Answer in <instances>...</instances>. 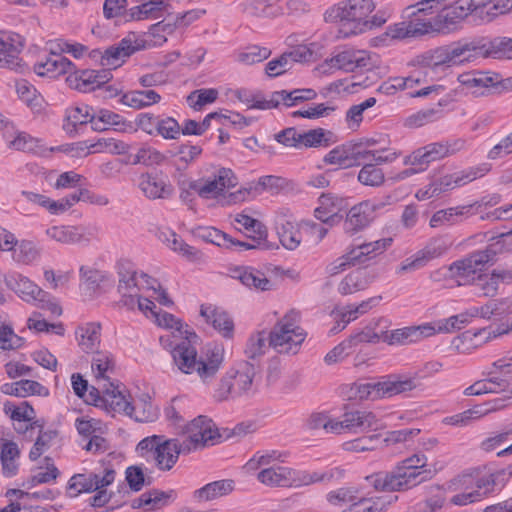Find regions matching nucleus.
Here are the masks:
<instances>
[{"label":"nucleus","instance_id":"obj_16","mask_svg":"<svg viewBox=\"0 0 512 512\" xmlns=\"http://www.w3.org/2000/svg\"><path fill=\"white\" fill-rule=\"evenodd\" d=\"M4 281L7 288L13 291L22 301L37 307H44L48 293L26 275L11 271L5 275Z\"/></svg>","mask_w":512,"mask_h":512},{"label":"nucleus","instance_id":"obj_11","mask_svg":"<svg viewBox=\"0 0 512 512\" xmlns=\"http://www.w3.org/2000/svg\"><path fill=\"white\" fill-rule=\"evenodd\" d=\"M366 479L376 490L397 491L416 486L424 480V476L418 470L410 469L399 463L391 473L378 472Z\"/></svg>","mask_w":512,"mask_h":512},{"label":"nucleus","instance_id":"obj_60","mask_svg":"<svg viewBox=\"0 0 512 512\" xmlns=\"http://www.w3.org/2000/svg\"><path fill=\"white\" fill-rule=\"evenodd\" d=\"M153 321L157 326L163 329L170 330L171 332H177L179 336L185 334V336L190 335L197 338V335L194 332H190L186 328L184 329V325L180 319L166 311L159 310L157 314L154 315Z\"/></svg>","mask_w":512,"mask_h":512},{"label":"nucleus","instance_id":"obj_48","mask_svg":"<svg viewBox=\"0 0 512 512\" xmlns=\"http://www.w3.org/2000/svg\"><path fill=\"white\" fill-rule=\"evenodd\" d=\"M161 100V96L154 90H134L124 93L120 102L134 109H142L156 104Z\"/></svg>","mask_w":512,"mask_h":512},{"label":"nucleus","instance_id":"obj_19","mask_svg":"<svg viewBox=\"0 0 512 512\" xmlns=\"http://www.w3.org/2000/svg\"><path fill=\"white\" fill-rule=\"evenodd\" d=\"M193 336L186 335L185 340L173 349V362L175 366L185 374L197 373L201 378L200 365L202 358H198L197 349L192 345Z\"/></svg>","mask_w":512,"mask_h":512},{"label":"nucleus","instance_id":"obj_13","mask_svg":"<svg viewBox=\"0 0 512 512\" xmlns=\"http://www.w3.org/2000/svg\"><path fill=\"white\" fill-rule=\"evenodd\" d=\"M183 427L186 439L181 443L187 453L208 445H214L216 439L220 437L212 420L204 416L193 419Z\"/></svg>","mask_w":512,"mask_h":512},{"label":"nucleus","instance_id":"obj_43","mask_svg":"<svg viewBox=\"0 0 512 512\" xmlns=\"http://www.w3.org/2000/svg\"><path fill=\"white\" fill-rule=\"evenodd\" d=\"M194 237L201 239L206 243L231 248L235 246V240L228 233L218 229L216 226H195L192 230Z\"/></svg>","mask_w":512,"mask_h":512},{"label":"nucleus","instance_id":"obj_61","mask_svg":"<svg viewBox=\"0 0 512 512\" xmlns=\"http://www.w3.org/2000/svg\"><path fill=\"white\" fill-rule=\"evenodd\" d=\"M429 323L434 330V335L437 333H451L456 330H460L469 324L468 318H466V315H464L463 312Z\"/></svg>","mask_w":512,"mask_h":512},{"label":"nucleus","instance_id":"obj_42","mask_svg":"<svg viewBox=\"0 0 512 512\" xmlns=\"http://www.w3.org/2000/svg\"><path fill=\"white\" fill-rule=\"evenodd\" d=\"M512 405V392L503 397H497L482 404L474 405L473 407L465 410L468 423L471 424L486 415L504 409Z\"/></svg>","mask_w":512,"mask_h":512},{"label":"nucleus","instance_id":"obj_56","mask_svg":"<svg viewBox=\"0 0 512 512\" xmlns=\"http://www.w3.org/2000/svg\"><path fill=\"white\" fill-rule=\"evenodd\" d=\"M66 83L72 89L80 92H91L96 89V85L93 80L92 70H76L75 68L66 77Z\"/></svg>","mask_w":512,"mask_h":512},{"label":"nucleus","instance_id":"obj_20","mask_svg":"<svg viewBox=\"0 0 512 512\" xmlns=\"http://www.w3.org/2000/svg\"><path fill=\"white\" fill-rule=\"evenodd\" d=\"M74 425L78 434L89 440L85 446L87 451L97 452L105 448V440L101 435L106 426L101 420L85 415L77 417Z\"/></svg>","mask_w":512,"mask_h":512},{"label":"nucleus","instance_id":"obj_12","mask_svg":"<svg viewBox=\"0 0 512 512\" xmlns=\"http://www.w3.org/2000/svg\"><path fill=\"white\" fill-rule=\"evenodd\" d=\"M131 399L130 394L120 389L117 382H114L102 387V394L98 389L92 387L86 402L105 410L109 414L118 413L127 416Z\"/></svg>","mask_w":512,"mask_h":512},{"label":"nucleus","instance_id":"obj_25","mask_svg":"<svg viewBox=\"0 0 512 512\" xmlns=\"http://www.w3.org/2000/svg\"><path fill=\"white\" fill-rule=\"evenodd\" d=\"M181 453H187V451L178 439H163L156 452L152 454L150 463L160 471H170Z\"/></svg>","mask_w":512,"mask_h":512},{"label":"nucleus","instance_id":"obj_62","mask_svg":"<svg viewBox=\"0 0 512 512\" xmlns=\"http://www.w3.org/2000/svg\"><path fill=\"white\" fill-rule=\"evenodd\" d=\"M168 6L163 0L148 1L142 5L135 6L129 9L128 15L130 20H142L149 17L157 18L156 12L166 9Z\"/></svg>","mask_w":512,"mask_h":512},{"label":"nucleus","instance_id":"obj_26","mask_svg":"<svg viewBox=\"0 0 512 512\" xmlns=\"http://www.w3.org/2000/svg\"><path fill=\"white\" fill-rule=\"evenodd\" d=\"M458 62H470L478 58H489L488 37H474L453 43Z\"/></svg>","mask_w":512,"mask_h":512},{"label":"nucleus","instance_id":"obj_39","mask_svg":"<svg viewBox=\"0 0 512 512\" xmlns=\"http://www.w3.org/2000/svg\"><path fill=\"white\" fill-rule=\"evenodd\" d=\"M75 65L64 56L48 57L44 62L36 63L34 72L39 76L55 78L63 74H70Z\"/></svg>","mask_w":512,"mask_h":512},{"label":"nucleus","instance_id":"obj_51","mask_svg":"<svg viewBox=\"0 0 512 512\" xmlns=\"http://www.w3.org/2000/svg\"><path fill=\"white\" fill-rule=\"evenodd\" d=\"M80 286L86 288L91 293L100 287L101 283H111V274L95 269L90 266H81L79 269Z\"/></svg>","mask_w":512,"mask_h":512},{"label":"nucleus","instance_id":"obj_46","mask_svg":"<svg viewBox=\"0 0 512 512\" xmlns=\"http://www.w3.org/2000/svg\"><path fill=\"white\" fill-rule=\"evenodd\" d=\"M6 496L14 499L10 504L0 509V512H49L47 509L40 506L30 505V499L34 494L27 493L20 489H10L7 491Z\"/></svg>","mask_w":512,"mask_h":512},{"label":"nucleus","instance_id":"obj_37","mask_svg":"<svg viewBox=\"0 0 512 512\" xmlns=\"http://www.w3.org/2000/svg\"><path fill=\"white\" fill-rule=\"evenodd\" d=\"M138 49L139 46L133 45L130 39L124 38L117 45L110 46L103 51L102 66L116 69Z\"/></svg>","mask_w":512,"mask_h":512},{"label":"nucleus","instance_id":"obj_29","mask_svg":"<svg viewBox=\"0 0 512 512\" xmlns=\"http://www.w3.org/2000/svg\"><path fill=\"white\" fill-rule=\"evenodd\" d=\"M318 202L319 205L314 210L318 220L325 224H338L343 221L342 199L332 194L323 193Z\"/></svg>","mask_w":512,"mask_h":512},{"label":"nucleus","instance_id":"obj_2","mask_svg":"<svg viewBox=\"0 0 512 512\" xmlns=\"http://www.w3.org/2000/svg\"><path fill=\"white\" fill-rule=\"evenodd\" d=\"M289 453L267 449L259 450L245 463L247 473H256L257 480L268 487H302L305 484V470L284 466Z\"/></svg>","mask_w":512,"mask_h":512},{"label":"nucleus","instance_id":"obj_36","mask_svg":"<svg viewBox=\"0 0 512 512\" xmlns=\"http://www.w3.org/2000/svg\"><path fill=\"white\" fill-rule=\"evenodd\" d=\"M75 337L83 352L96 353L101 343V325L97 322L83 323L77 327Z\"/></svg>","mask_w":512,"mask_h":512},{"label":"nucleus","instance_id":"obj_57","mask_svg":"<svg viewBox=\"0 0 512 512\" xmlns=\"http://www.w3.org/2000/svg\"><path fill=\"white\" fill-rule=\"evenodd\" d=\"M332 132L323 128L301 132V149L328 147L331 144Z\"/></svg>","mask_w":512,"mask_h":512},{"label":"nucleus","instance_id":"obj_27","mask_svg":"<svg viewBox=\"0 0 512 512\" xmlns=\"http://www.w3.org/2000/svg\"><path fill=\"white\" fill-rule=\"evenodd\" d=\"M139 188L149 199H166L173 193L172 185L161 173H145L140 176Z\"/></svg>","mask_w":512,"mask_h":512},{"label":"nucleus","instance_id":"obj_23","mask_svg":"<svg viewBox=\"0 0 512 512\" xmlns=\"http://www.w3.org/2000/svg\"><path fill=\"white\" fill-rule=\"evenodd\" d=\"M449 245L444 241H434L423 249L417 251L414 255L406 258L399 266L397 272L399 274L415 271L426 266L431 260L443 255Z\"/></svg>","mask_w":512,"mask_h":512},{"label":"nucleus","instance_id":"obj_4","mask_svg":"<svg viewBox=\"0 0 512 512\" xmlns=\"http://www.w3.org/2000/svg\"><path fill=\"white\" fill-rule=\"evenodd\" d=\"M119 285L118 292L120 293V303L130 310H133L136 305L138 309L143 312L146 317L154 319V315L159 310H156L155 303L145 297L142 293L156 291L159 287L157 279L149 276L144 272H137L128 261H121L117 264Z\"/></svg>","mask_w":512,"mask_h":512},{"label":"nucleus","instance_id":"obj_47","mask_svg":"<svg viewBox=\"0 0 512 512\" xmlns=\"http://www.w3.org/2000/svg\"><path fill=\"white\" fill-rule=\"evenodd\" d=\"M239 231L246 240H235V246H241L246 249L266 248L267 245V226H242Z\"/></svg>","mask_w":512,"mask_h":512},{"label":"nucleus","instance_id":"obj_40","mask_svg":"<svg viewBox=\"0 0 512 512\" xmlns=\"http://www.w3.org/2000/svg\"><path fill=\"white\" fill-rule=\"evenodd\" d=\"M225 350L222 344H209L205 350V357L202 358L200 365L201 379L206 381L211 379L219 370L224 360Z\"/></svg>","mask_w":512,"mask_h":512},{"label":"nucleus","instance_id":"obj_64","mask_svg":"<svg viewBox=\"0 0 512 512\" xmlns=\"http://www.w3.org/2000/svg\"><path fill=\"white\" fill-rule=\"evenodd\" d=\"M489 58L493 59H512V38L495 37L488 38Z\"/></svg>","mask_w":512,"mask_h":512},{"label":"nucleus","instance_id":"obj_6","mask_svg":"<svg viewBox=\"0 0 512 512\" xmlns=\"http://www.w3.org/2000/svg\"><path fill=\"white\" fill-rule=\"evenodd\" d=\"M254 366L247 361H240L231 366L218 382L213 397L217 401L248 398L255 393L253 383Z\"/></svg>","mask_w":512,"mask_h":512},{"label":"nucleus","instance_id":"obj_54","mask_svg":"<svg viewBox=\"0 0 512 512\" xmlns=\"http://www.w3.org/2000/svg\"><path fill=\"white\" fill-rule=\"evenodd\" d=\"M16 91L19 98L34 112L39 113L42 111L44 99L27 80L21 79L16 81Z\"/></svg>","mask_w":512,"mask_h":512},{"label":"nucleus","instance_id":"obj_3","mask_svg":"<svg viewBox=\"0 0 512 512\" xmlns=\"http://www.w3.org/2000/svg\"><path fill=\"white\" fill-rule=\"evenodd\" d=\"M374 9L372 0H345L326 12V20L339 22V37L346 38L386 23L389 16L385 12L379 11L370 17Z\"/></svg>","mask_w":512,"mask_h":512},{"label":"nucleus","instance_id":"obj_45","mask_svg":"<svg viewBox=\"0 0 512 512\" xmlns=\"http://www.w3.org/2000/svg\"><path fill=\"white\" fill-rule=\"evenodd\" d=\"M510 386V380L497 376L478 380L464 390V395L480 396L488 393H499Z\"/></svg>","mask_w":512,"mask_h":512},{"label":"nucleus","instance_id":"obj_59","mask_svg":"<svg viewBox=\"0 0 512 512\" xmlns=\"http://www.w3.org/2000/svg\"><path fill=\"white\" fill-rule=\"evenodd\" d=\"M477 178V171L471 169L467 172L454 173L441 177L437 181L433 182L437 188L441 189V193L454 187L462 186L469 183Z\"/></svg>","mask_w":512,"mask_h":512},{"label":"nucleus","instance_id":"obj_32","mask_svg":"<svg viewBox=\"0 0 512 512\" xmlns=\"http://www.w3.org/2000/svg\"><path fill=\"white\" fill-rule=\"evenodd\" d=\"M417 63L424 66L436 69L441 66H452L459 64L453 43L446 46L437 47L436 49L429 50L417 57Z\"/></svg>","mask_w":512,"mask_h":512},{"label":"nucleus","instance_id":"obj_34","mask_svg":"<svg viewBox=\"0 0 512 512\" xmlns=\"http://www.w3.org/2000/svg\"><path fill=\"white\" fill-rule=\"evenodd\" d=\"M200 314L205 321L211 324L223 337H233L234 323L225 311L213 305H202L200 308Z\"/></svg>","mask_w":512,"mask_h":512},{"label":"nucleus","instance_id":"obj_49","mask_svg":"<svg viewBox=\"0 0 512 512\" xmlns=\"http://www.w3.org/2000/svg\"><path fill=\"white\" fill-rule=\"evenodd\" d=\"M464 18L460 17L450 7L443 9L433 19H426V25L430 26L429 33H448L455 29L456 25L460 23Z\"/></svg>","mask_w":512,"mask_h":512},{"label":"nucleus","instance_id":"obj_8","mask_svg":"<svg viewBox=\"0 0 512 512\" xmlns=\"http://www.w3.org/2000/svg\"><path fill=\"white\" fill-rule=\"evenodd\" d=\"M299 314L295 311L286 313L269 332V345L280 354H296L307 337L306 331L299 324Z\"/></svg>","mask_w":512,"mask_h":512},{"label":"nucleus","instance_id":"obj_30","mask_svg":"<svg viewBox=\"0 0 512 512\" xmlns=\"http://www.w3.org/2000/svg\"><path fill=\"white\" fill-rule=\"evenodd\" d=\"M232 278L257 292L270 291L273 288V283L262 271L250 266L236 267L232 270Z\"/></svg>","mask_w":512,"mask_h":512},{"label":"nucleus","instance_id":"obj_22","mask_svg":"<svg viewBox=\"0 0 512 512\" xmlns=\"http://www.w3.org/2000/svg\"><path fill=\"white\" fill-rule=\"evenodd\" d=\"M434 335V330L430 323H423L417 326H406L384 333V342L389 345H408L417 343L425 338Z\"/></svg>","mask_w":512,"mask_h":512},{"label":"nucleus","instance_id":"obj_55","mask_svg":"<svg viewBox=\"0 0 512 512\" xmlns=\"http://www.w3.org/2000/svg\"><path fill=\"white\" fill-rule=\"evenodd\" d=\"M279 180L278 177L275 176H263L259 179L257 186H250L249 188H242L236 192L230 193L227 197L226 203L228 204H236L239 202H243L248 200L249 196L255 197L256 192L258 191V186L262 189H266L268 187H272Z\"/></svg>","mask_w":512,"mask_h":512},{"label":"nucleus","instance_id":"obj_9","mask_svg":"<svg viewBox=\"0 0 512 512\" xmlns=\"http://www.w3.org/2000/svg\"><path fill=\"white\" fill-rule=\"evenodd\" d=\"M238 184V179L229 168H221L213 178H201L191 180L186 177L179 178L178 186L183 191L191 189L201 198H215L226 188H233Z\"/></svg>","mask_w":512,"mask_h":512},{"label":"nucleus","instance_id":"obj_31","mask_svg":"<svg viewBox=\"0 0 512 512\" xmlns=\"http://www.w3.org/2000/svg\"><path fill=\"white\" fill-rule=\"evenodd\" d=\"M374 259L370 249L366 243L358 245L351 249L345 255L337 258L333 263L329 264L327 271L329 274L334 275L344 270L347 266H362L367 265Z\"/></svg>","mask_w":512,"mask_h":512},{"label":"nucleus","instance_id":"obj_5","mask_svg":"<svg viewBox=\"0 0 512 512\" xmlns=\"http://www.w3.org/2000/svg\"><path fill=\"white\" fill-rule=\"evenodd\" d=\"M510 477H512V465L483 476L474 473L461 474L449 485L450 490L454 492L450 503L455 506L478 503L493 492L494 486L500 482H506Z\"/></svg>","mask_w":512,"mask_h":512},{"label":"nucleus","instance_id":"obj_1","mask_svg":"<svg viewBox=\"0 0 512 512\" xmlns=\"http://www.w3.org/2000/svg\"><path fill=\"white\" fill-rule=\"evenodd\" d=\"M512 250V232L501 233L484 250L471 253L468 257L441 267L431 274L434 281H445L449 286H464L478 279L486 266L493 264L497 255Z\"/></svg>","mask_w":512,"mask_h":512},{"label":"nucleus","instance_id":"obj_58","mask_svg":"<svg viewBox=\"0 0 512 512\" xmlns=\"http://www.w3.org/2000/svg\"><path fill=\"white\" fill-rule=\"evenodd\" d=\"M13 259L23 265H33L40 258V250L37 246L27 240L21 241L19 244H16V247L13 249Z\"/></svg>","mask_w":512,"mask_h":512},{"label":"nucleus","instance_id":"obj_21","mask_svg":"<svg viewBox=\"0 0 512 512\" xmlns=\"http://www.w3.org/2000/svg\"><path fill=\"white\" fill-rule=\"evenodd\" d=\"M510 331H512V322L507 324L503 323L495 328L488 327L478 330H468L462 333L460 336L456 337L453 340L452 345L460 353H469L471 349L478 345V343H471L470 345L466 346V342H472L474 339H477L478 337H483L482 342H488L501 335L507 334Z\"/></svg>","mask_w":512,"mask_h":512},{"label":"nucleus","instance_id":"obj_15","mask_svg":"<svg viewBox=\"0 0 512 512\" xmlns=\"http://www.w3.org/2000/svg\"><path fill=\"white\" fill-rule=\"evenodd\" d=\"M333 434L346 432L359 433L368 430H380L385 428V423L373 412L365 410H352L343 414L342 419H336Z\"/></svg>","mask_w":512,"mask_h":512},{"label":"nucleus","instance_id":"obj_18","mask_svg":"<svg viewBox=\"0 0 512 512\" xmlns=\"http://www.w3.org/2000/svg\"><path fill=\"white\" fill-rule=\"evenodd\" d=\"M46 235L61 244H84L96 237L94 226H48Z\"/></svg>","mask_w":512,"mask_h":512},{"label":"nucleus","instance_id":"obj_41","mask_svg":"<svg viewBox=\"0 0 512 512\" xmlns=\"http://www.w3.org/2000/svg\"><path fill=\"white\" fill-rule=\"evenodd\" d=\"M234 489V482L229 479L210 482L193 492L196 502H208L230 494Z\"/></svg>","mask_w":512,"mask_h":512},{"label":"nucleus","instance_id":"obj_63","mask_svg":"<svg viewBox=\"0 0 512 512\" xmlns=\"http://www.w3.org/2000/svg\"><path fill=\"white\" fill-rule=\"evenodd\" d=\"M4 412L13 420L17 422H31L34 420L36 413L33 407L26 401L15 405L11 402L4 404Z\"/></svg>","mask_w":512,"mask_h":512},{"label":"nucleus","instance_id":"obj_52","mask_svg":"<svg viewBox=\"0 0 512 512\" xmlns=\"http://www.w3.org/2000/svg\"><path fill=\"white\" fill-rule=\"evenodd\" d=\"M19 456L20 450L16 443L8 441L2 445L0 459L4 476L13 477L17 474L19 469Z\"/></svg>","mask_w":512,"mask_h":512},{"label":"nucleus","instance_id":"obj_33","mask_svg":"<svg viewBox=\"0 0 512 512\" xmlns=\"http://www.w3.org/2000/svg\"><path fill=\"white\" fill-rule=\"evenodd\" d=\"M160 415L159 408L152 402L148 394H142L131 399L127 416L136 422H154Z\"/></svg>","mask_w":512,"mask_h":512},{"label":"nucleus","instance_id":"obj_50","mask_svg":"<svg viewBox=\"0 0 512 512\" xmlns=\"http://www.w3.org/2000/svg\"><path fill=\"white\" fill-rule=\"evenodd\" d=\"M11 146L18 151L33 153L39 156H44L47 152H53L55 150H61L58 148H46L40 139L34 138L31 135L21 132L11 142Z\"/></svg>","mask_w":512,"mask_h":512},{"label":"nucleus","instance_id":"obj_28","mask_svg":"<svg viewBox=\"0 0 512 512\" xmlns=\"http://www.w3.org/2000/svg\"><path fill=\"white\" fill-rule=\"evenodd\" d=\"M177 498V492L173 489L163 491L153 489L141 494L134 505L141 508V512H161V509L173 503Z\"/></svg>","mask_w":512,"mask_h":512},{"label":"nucleus","instance_id":"obj_44","mask_svg":"<svg viewBox=\"0 0 512 512\" xmlns=\"http://www.w3.org/2000/svg\"><path fill=\"white\" fill-rule=\"evenodd\" d=\"M377 206L369 201L354 205L349 211L344 209L343 221L350 224H369L377 218Z\"/></svg>","mask_w":512,"mask_h":512},{"label":"nucleus","instance_id":"obj_10","mask_svg":"<svg viewBox=\"0 0 512 512\" xmlns=\"http://www.w3.org/2000/svg\"><path fill=\"white\" fill-rule=\"evenodd\" d=\"M427 3L428 0L406 7L403 12V18L406 20L390 25L386 35L394 40H403L429 34L431 27L426 25V19L421 17V13L426 11Z\"/></svg>","mask_w":512,"mask_h":512},{"label":"nucleus","instance_id":"obj_24","mask_svg":"<svg viewBox=\"0 0 512 512\" xmlns=\"http://www.w3.org/2000/svg\"><path fill=\"white\" fill-rule=\"evenodd\" d=\"M116 361L109 351H96L91 360V372L96 384L102 388L116 382L114 380Z\"/></svg>","mask_w":512,"mask_h":512},{"label":"nucleus","instance_id":"obj_17","mask_svg":"<svg viewBox=\"0 0 512 512\" xmlns=\"http://www.w3.org/2000/svg\"><path fill=\"white\" fill-rule=\"evenodd\" d=\"M325 66H330V68L343 70L349 73L356 70L370 71L377 65L376 62L373 61L370 52L365 50L348 49L326 60L322 67Z\"/></svg>","mask_w":512,"mask_h":512},{"label":"nucleus","instance_id":"obj_53","mask_svg":"<svg viewBox=\"0 0 512 512\" xmlns=\"http://www.w3.org/2000/svg\"><path fill=\"white\" fill-rule=\"evenodd\" d=\"M395 499L392 496L358 497V500L353 502V505L343 512H384Z\"/></svg>","mask_w":512,"mask_h":512},{"label":"nucleus","instance_id":"obj_35","mask_svg":"<svg viewBox=\"0 0 512 512\" xmlns=\"http://www.w3.org/2000/svg\"><path fill=\"white\" fill-rule=\"evenodd\" d=\"M375 275L366 269H356L348 273L339 283L338 292L350 295L365 290L374 281Z\"/></svg>","mask_w":512,"mask_h":512},{"label":"nucleus","instance_id":"obj_38","mask_svg":"<svg viewBox=\"0 0 512 512\" xmlns=\"http://www.w3.org/2000/svg\"><path fill=\"white\" fill-rule=\"evenodd\" d=\"M158 239L172 251L186 257L189 260L197 258V251L186 244L170 226H160L156 232Z\"/></svg>","mask_w":512,"mask_h":512},{"label":"nucleus","instance_id":"obj_7","mask_svg":"<svg viewBox=\"0 0 512 512\" xmlns=\"http://www.w3.org/2000/svg\"><path fill=\"white\" fill-rule=\"evenodd\" d=\"M417 387L416 378L404 374H389L377 380L360 381L352 391L359 400H378L404 394Z\"/></svg>","mask_w":512,"mask_h":512},{"label":"nucleus","instance_id":"obj_14","mask_svg":"<svg viewBox=\"0 0 512 512\" xmlns=\"http://www.w3.org/2000/svg\"><path fill=\"white\" fill-rule=\"evenodd\" d=\"M464 144L465 141L463 139H456L444 143H430L405 157L404 164L412 166L419 165L426 169L431 162L443 159L460 151L463 149Z\"/></svg>","mask_w":512,"mask_h":512}]
</instances>
